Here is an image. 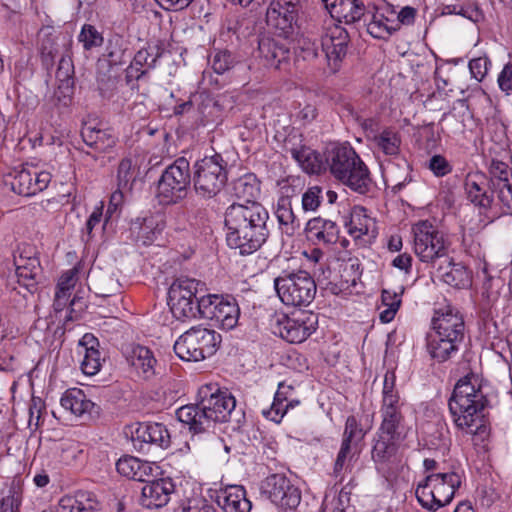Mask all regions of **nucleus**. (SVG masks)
<instances>
[{"label": "nucleus", "mask_w": 512, "mask_h": 512, "mask_svg": "<svg viewBox=\"0 0 512 512\" xmlns=\"http://www.w3.org/2000/svg\"><path fill=\"white\" fill-rule=\"evenodd\" d=\"M60 403L64 409L85 420H96L101 414V407L91 401L79 388L68 389L62 395Z\"/></svg>", "instance_id": "23"}, {"label": "nucleus", "mask_w": 512, "mask_h": 512, "mask_svg": "<svg viewBox=\"0 0 512 512\" xmlns=\"http://www.w3.org/2000/svg\"><path fill=\"white\" fill-rule=\"evenodd\" d=\"M366 434L367 431L363 429L361 423L354 415L346 419L343 438L353 441L354 444H358L364 439Z\"/></svg>", "instance_id": "58"}, {"label": "nucleus", "mask_w": 512, "mask_h": 512, "mask_svg": "<svg viewBox=\"0 0 512 512\" xmlns=\"http://www.w3.org/2000/svg\"><path fill=\"white\" fill-rule=\"evenodd\" d=\"M415 495L423 508L430 511H436L439 508L436 504L434 489L431 488L430 484H428L427 477L423 483L418 484Z\"/></svg>", "instance_id": "56"}, {"label": "nucleus", "mask_w": 512, "mask_h": 512, "mask_svg": "<svg viewBox=\"0 0 512 512\" xmlns=\"http://www.w3.org/2000/svg\"><path fill=\"white\" fill-rule=\"evenodd\" d=\"M433 333L439 341L454 342L461 345L465 337V322L459 310L451 305L435 310L432 318Z\"/></svg>", "instance_id": "15"}, {"label": "nucleus", "mask_w": 512, "mask_h": 512, "mask_svg": "<svg viewBox=\"0 0 512 512\" xmlns=\"http://www.w3.org/2000/svg\"><path fill=\"white\" fill-rule=\"evenodd\" d=\"M11 189L14 193L29 197L45 190L51 182L52 176L48 171L39 170L29 164L15 169L11 174Z\"/></svg>", "instance_id": "18"}, {"label": "nucleus", "mask_w": 512, "mask_h": 512, "mask_svg": "<svg viewBox=\"0 0 512 512\" xmlns=\"http://www.w3.org/2000/svg\"><path fill=\"white\" fill-rule=\"evenodd\" d=\"M381 299L383 305L387 308L380 312L379 318L381 322L389 323L394 319L401 305V298L396 292L384 289L381 294Z\"/></svg>", "instance_id": "52"}, {"label": "nucleus", "mask_w": 512, "mask_h": 512, "mask_svg": "<svg viewBox=\"0 0 512 512\" xmlns=\"http://www.w3.org/2000/svg\"><path fill=\"white\" fill-rule=\"evenodd\" d=\"M489 179L488 184H498L502 182H507L512 179V170L509 168L508 164L498 160L492 159L489 165Z\"/></svg>", "instance_id": "55"}, {"label": "nucleus", "mask_w": 512, "mask_h": 512, "mask_svg": "<svg viewBox=\"0 0 512 512\" xmlns=\"http://www.w3.org/2000/svg\"><path fill=\"white\" fill-rule=\"evenodd\" d=\"M41 61L46 69H50L54 65L55 58L58 54V49L52 40H44L40 48Z\"/></svg>", "instance_id": "63"}, {"label": "nucleus", "mask_w": 512, "mask_h": 512, "mask_svg": "<svg viewBox=\"0 0 512 512\" xmlns=\"http://www.w3.org/2000/svg\"><path fill=\"white\" fill-rule=\"evenodd\" d=\"M491 61L487 56L471 59L469 61V70L473 78L481 82L487 75Z\"/></svg>", "instance_id": "61"}, {"label": "nucleus", "mask_w": 512, "mask_h": 512, "mask_svg": "<svg viewBox=\"0 0 512 512\" xmlns=\"http://www.w3.org/2000/svg\"><path fill=\"white\" fill-rule=\"evenodd\" d=\"M274 288L282 303L293 307L309 306L317 292L314 278L305 270H283L274 279Z\"/></svg>", "instance_id": "5"}, {"label": "nucleus", "mask_w": 512, "mask_h": 512, "mask_svg": "<svg viewBox=\"0 0 512 512\" xmlns=\"http://www.w3.org/2000/svg\"><path fill=\"white\" fill-rule=\"evenodd\" d=\"M228 180L227 162L220 154L196 161L192 168L195 192L203 198H213L221 192Z\"/></svg>", "instance_id": "7"}, {"label": "nucleus", "mask_w": 512, "mask_h": 512, "mask_svg": "<svg viewBox=\"0 0 512 512\" xmlns=\"http://www.w3.org/2000/svg\"><path fill=\"white\" fill-rule=\"evenodd\" d=\"M378 149L387 156H397L400 153L401 136L393 128H385L374 136Z\"/></svg>", "instance_id": "42"}, {"label": "nucleus", "mask_w": 512, "mask_h": 512, "mask_svg": "<svg viewBox=\"0 0 512 512\" xmlns=\"http://www.w3.org/2000/svg\"><path fill=\"white\" fill-rule=\"evenodd\" d=\"M261 494L282 509H295L301 501V491L284 474L269 475L261 485Z\"/></svg>", "instance_id": "16"}, {"label": "nucleus", "mask_w": 512, "mask_h": 512, "mask_svg": "<svg viewBox=\"0 0 512 512\" xmlns=\"http://www.w3.org/2000/svg\"><path fill=\"white\" fill-rule=\"evenodd\" d=\"M427 168L433 173L435 177L442 178L450 174L453 170L452 164L440 154H435L428 160Z\"/></svg>", "instance_id": "59"}, {"label": "nucleus", "mask_w": 512, "mask_h": 512, "mask_svg": "<svg viewBox=\"0 0 512 512\" xmlns=\"http://www.w3.org/2000/svg\"><path fill=\"white\" fill-rule=\"evenodd\" d=\"M395 379L393 372H387L384 376L380 408L382 421L378 431L389 435L390 439H401L405 434L404 402L395 389Z\"/></svg>", "instance_id": "9"}, {"label": "nucleus", "mask_w": 512, "mask_h": 512, "mask_svg": "<svg viewBox=\"0 0 512 512\" xmlns=\"http://www.w3.org/2000/svg\"><path fill=\"white\" fill-rule=\"evenodd\" d=\"M142 487V504L147 508H160L165 506L170 495L175 490V485L171 478H152L145 482Z\"/></svg>", "instance_id": "27"}, {"label": "nucleus", "mask_w": 512, "mask_h": 512, "mask_svg": "<svg viewBox=\"0 0 512 512\" xmlns=\"http://www.w3.org/2000/svg\"><path fill=\"white\" fill-rule=\"evenodd\" d=\"M214 500L223 512H250L252 503L242 485H225L215 491Z\"/></svg>", "instance_id": "25"}, {"label": "nucleus", "mask_w": 512, "mask_h": 512, "mask_svg": "<svg viewBox=\"0 0 512 512\" xmlns=\"http://www.w3.org/2000/svg\"><path fill=\"white\" fill-rule=\"evenodd\" d=\"M354 458L350 456H345L342 453L337 454L334 467H333V476L342 482L344 479V474L348 471H351L352 461Z\"/></svg>", "instance_id": "64"}, {"label": "nucleus", "mask_w": 512, "mask_h": 512, "mask_svg": "<svg viewBox=\"0 0 512 512\" xmlns=\"http://www.w3.org/2000/svg\"><path fill=\"white\" fill-rule=\"evenodd\" d=\"M395 10L387 4L367 10L363 21L367 32L376 39L388 40L397 32V21L394 20Z\"/></svg>", "instance_id": "21"}, {"label": "nucleus", "mask_w": 512, "mask_h": 512, "mask_svg": "<svg viewBox=\"0 0 512 512\" xmlns=\"http://www.w3.org/2000/svg\"><path fill=\"white\" fill-rule=\"evenodd\" d=\"M269 213L261 203L231 204L225 212L226 241L240 254L250 255L267 241Z\"/></svg>", "instance_id": "1"}, {"label": "nucleus", "mask_w": 512, "mask_h": 512, "mask_svg": "<svg viewBox=\"0 0 512 512\" xmlns=\"http://www.w3.org/2000/svg\"><path fill=\"white\" fill-rule=\"evenodd\" d=\"M130 231L135 240L142 242L143 245L151 244L156 234L159 233L155 220L152 217L137 218L131 223Z\"/></svg>", "instance_id": "41"}, {"label": "nucleus", "mask_w": 512, "mask_h": 512, "mask_svg": "<svg viewBox=\"0 0 512 512\" xmlns=\"http://www.w3.org/2000/svg\"><path fill=\"white\" fill-rule=\"evenodd\" d=\"M372 225H374V222L366 215V209L363 207H356L351 214L349 233L355 237L368 235Z\"/></svg>", "instance_id": "50"}, {"label": "nucleus", "mask_w": 512, "mask_h": 512, "mask_svg": "<svg viewBox=\"0 0 512 512\" xmlns=\"http://www.w3.org/2000/svg\"><path fill=\"white\" fill-rule=\"evenodd\" d=\"M91 283L94 287L95 294L100 297H110L120 292V283L112 274L93 273L90 275Z\"/></svg>", "instance_id": "47"}, {"label": "nucleus", "mask_w": 512, "mask_h": 512, "mask_svg": "<svg viewBox=\"0 0 512 512\" xmlns=\"http://www.w3.org/2000/svg\"><path fill=\"white\" fill-rule=\"evenodd\" d=\"M275 216L281 231L289 236L300 228V220L294 214L290 197L281 196L276 203Z\"/></svg>", "instance_id": "39"}, {"label": "nucleus", "mask_w": 512, "mask_h": 512, "mask_svg": "<svg viewBox=\"0 0 512 512\" xmlns=\"http://www.w3.org/2000/svg\"><path fill=\"white\" fill-rule=\"evenodd\" d=\"M163 53L164 47L160 42L147 43L145 47L139 49L124 70L127 85L139 81L155 69Z\"/></svg>", "instance_id": "19"}, {"label": "nucleus", "mask_w": 512, "mask_h": 512, "mask_svg": "<svg viewBox=\"0 0 512 512\" xmlns=\"http://www.w3.org/2000/svg\"><path fill=\"white\" fill-rule=\"evenodd\" d=\"M221 341V335L215 330L198 325L184 332L173 348L180 359L198 362L214 355Z\"/></svg>", "instance_id": "6"}, {"label": "nucleus", "mask_w": 512, "mask_h": 512, "mask_svg": "<svg viewBox=\"0 0 512 512\" xmlns=\"http://www.w3.org/2000/svg\"><path fill=\"white\" fill-rule=\"evenodd\" d=\"M116 469L119 474L129 479L139 482H146L152 478H156L161 469L154 462L144 461L133 456H124L116 463Z\"/></svg>", "instance_id": "26"}, {"label": "nucleus", "mask_w": 512, "mask_h": 512, "mask_svg": "<svg viewBox=\"0 0 512 512\" xmlns=\"http://www.w3.org/2000/svg\"><path fill=\"white\" fill-rule=\"evenodd\" d=\"M242 61L243 58L239 53L228 49L215 50L211 58L212 69L220 75L242 64Z\"/></svg>", "instance_id": "43"}, {"label": "nucleus", "mask_w": 512, "mask_h": 512, "mask_svg": "<svg viewBox=\"0 0 512 512\" xmlns=\"http://www.w3.org/2000/svg\"><path fill=\"white\" fill-rule=\"evenodd\" d=\"M400 439H390L389 435L377 432V439L372 448V458L375 462L388 461L397 450L396 443Z\"/></svg>", "instance_id": "48"}, {"label": "nucleus", "mask_w": 512, "mask_h": 512, "mask_svg": "<svg viewBox=\"0 0 512 512\" xmlns=\"http://www.w3.org/2000/svg\"><path fill=\"white\" fill-rule=\"evenodd\" d=\"M131 57L127 43L119 35L107 42L105 53L97 62V83L101 91L113 88L119 77V68Z\"/></svg>", "instance_id": "10"}, {"label": "nucleus", "mask_w": 512, "mask_h": 512, "mask_svg": "<svg viewBox=\"0 0 512 512\" xmlns=\"http://www.w3.org/2000/svg\"><path fill=\"white\" fill-rule=\"evenodd\" d=\"M258 51L266 66L278 70L289 67L292 53L287 42L264 36L259 39Z\"/></svg>", "instance_id": "22"}, {"label": "nucleus", "mask_w": 512, "mask_h": 512, "mask_svg": "<svg viewBox=\"0 0 512 512\" xmlns=\"http://www.w3.org/2000/svg\"><path fill=\"white\" fill-rule=\"evenodd\" d=\"M192 175L189 161L177 158L165 168L157 183L156 197L160 204L171 205L182 201L188 193Z\"/></svg>", "instance_id": "8"}, {"label": "nucleus", "mask_w": 512, "mask_h": 512, "mask_svg": "<svg viewBox=\"0 0 512 512\" xmlns=\"http://www.w3.org/2000/svg\"><path fill=\"white\" fill-rule=\"evenodd\" d=\"M431 266L436 270L437 277L451 287L463 289L471 284V273L467 267L462 263H455L448 254Z\"/></svg>", "instance_id": "24"}, {"label": "nucleus", "mask_w": 512, "mask_h": 512, "mask_svg": "<svg viewBox=\"0 0 512 512\" xmlns=\"http://www.w3.org/2000/svg\"><path fill=\"white\" fill-rule=\"evenodd\" d=\"M198 402L176 410L177 419L197 434L208 431L216 422L231 421L236 406L234 396L216 385H204L198 391Z\"/></svg>", "instance_id": "2"}, {"label": "nucleus", "mask_w": 512, "mask_h": 512, "mask_svg": "<svg viewBox=\"0 0 512 512\" xmlns=\"http://www.w3.org/2000/svg\"><path fill=\"white\" fill-rule=\"evenodd\" d=\"M79 346L82 347L84 351L81 370L88 376L96 375L105 360L103 352L99 349V340L92 333H85L79 340Z\"/></svg>", "instance_id": "31"}, {"label": "nucleus", "mask_w": 512, "mask_h": 512, "mask_svg": "<svg viewBox=\"0 0 512 512\" xmlns=\"http://www.w3.org/2000/svg\"><path fill=\"white\" fill-rule=\"evenodd\" d=\"M74 65L70 56H62L59 60L58 68L56 70V79L58 81V88L55 96L58 100L63 98V104L68 105L71 101V96L74 92Z\"/></svg>", "instance_id": "35"}, {"label": "nucleus", "mask_w": 512, "mask_h": 512, "mask_svg": "<svg viewBox=\"0 0 512 512\" xmlns=\"http://www.w3.org/2000/svg\"><path fill=\"white\" fill-rule=\"evenodd\" d=\"M325 155L326 171L359 194L369 192L372 185L369 170L350 144L330 143Z\"/></svg>", "instance_id": "4"}, {"label": "nucleus", "mask_w": 512, "mask_h": 512, "mask_svg": "<svg viewBox=\"0 0 512 512\" xmlns=\"http://www.w3.org/2000/svg\"><path fill=\"white\" fill-rule=\"evenodd\" d=\"M325 7L333 18L345 24L362 20L367 11L362 0H332Z\"/></svg>", "instance_id": "32"}, {"label": "nucleus", "mask_w": 512, "mask_h": 512, "mask_svg": "<svg viewBox=\"0 0 512 512\" xmlns=\"http://www.w3.org/2000/svg\"><path fill=\"white\" fill-rule=\"evenodd\" d=\"M98 510V501L87 492H78L75 495H65L59 500L56 507V512H97Z\"/></svg>", "instance_id": "37"}, {"label": "nucleus", "mask_w": 512, "mask_h": 512, "mask_svg": "<svg viewBox=\"0 0 512 512\" xmlns=\"http://www.w3.org/2000/svg\"><path fill=\"white\" fill-rule=\"evenodd\" d=\"M79 42L83 44L85 50L99 47L103 44V36L97 29L89 24H85L78 36Z\"/></svg>", "instance_id": "57"}, {"label": "nucleus", "mask_w": 512, "mask_h": 512, "mask_svg": "<svg viewBox=\"0 0 512 512\" xmlns=\"http://www.w3.org/2000/svg\"><path fill=\"white\" fill-rule=\"evenodd\" d=\"M126 360L135 371L145 379L155 374L156 359L153 352L141 345L131 347L126 355Z\"/></svg>", "instance_id": "36"}, {"label": "nucleus", "mask_w": 512, "mask_h": 512, "mask_svg": "<svg viewBox=\"0 0 512 512\" xmlns=\"http://www.w3.org/2000/svg\"><path fill=\"white\" fill-rule=\"evenodd\" d=\"M136 178L135 165L131 158H123L117 171V180L119 190H130L132 183Z\"/></svg>", "instance_id": "53"}, {"label": "nucleus", "mask_w": 512, "mask_h": 512, "mask_svg": "<svg viewBox=\"0 0 512 512\" xmlns=\"http://www.w3.org/2000/svg\"><path fill=\"white\" fill-rule=\"evenodd\" d=\"M428 484L434 489L437 506L449 504L456 490L461 486V476L456 472L434 473L427 476Z\"/></svg>", "instance_id": "28"}, {"label": "nucleus", "mask_w": 512, "mask_h": 512, "mask_svg": "<svg viewBox=\"0 0 512 512\" xmlns=\"http://www.w3.org/2000/svg\"><path fill=\"white\" fill-rule=\"evenodd\" d=\"M301 0H272L266 10V23L279 37L289 39L298 30Z\"/></svg>", "instance_id": "13"}, {"label": "nucleus", "mask_w": 512, "mask_h": 512, "mask_svg": "<svg viewBox=\"0 0 512 512\" xmlns=\"http://www.w3.org/2000/svg\"><path fill=\"white\" fill-rule=\"evenodd\" d=\"M205 290V284L196 279H176L168 291V304L173 316L182 321L195 319L197 294Z\"/></svg>", "instance_id": "12"}, {"label": "nucleus", "mask_w": 512, "mask_h": 512, "mask_svg": "<svg viewBox=\"0 0 512 512\" xmlns=\"http://www.w3.org/2000/svg\"><path fill=\"white\" fill-rule=\"evenodd\" d=\"M476 381L473 374L459 379L448 407L453 423L459 430L483 440L490 432L483 415L488 400L480 387H476Z\"/></svg>", "instance_id": "3"}, {"label": "nucleus", "mask_w": 512, "mask_h": 512, "mask_svg": "<svg viewBox=\"0 0 512 512\" xmlns=\"http://www.w3.org/2000/svg\"><path fill=\"white\" fill-rule=\"evenodd\" d=\"M322 188L312 186L302 195V208L304 211H315L321 204Z\"/></svg>", "instance_id": "60"}, {"label": "nucleus", "mask_w": 512, "mask_h": 512, "mask_svg": "<svg viewBox=\"0 0 512 512\" xmlns=\"http://www.w3.org/2000/svg\"><path fill=\"white\" fill-rule=\"evenodd\" d=\"M291 391V386L280 383L270 409L263 411L264 416L274 421L275 423H280L283 416L285 415L284 404L288 401V393Z\"/></svg>", "instance_id": "49"}, {"label": "nucleus", "mask_w": 512, "mask_h": 512, "mask_svg": "<svg viewBox=\"0 0 512 512\" xmlns=\"http://www.w3.org/2000/svg\"><path fill=\"white\" fill-rule=\"evenodd\" d=\"M460 345L447 341H439L431 335L427 336V350L430 356L439 363L450 359L459 350Z\"/></svg>", "instance_id": "44"}, {"label": "nucleus", "mask_w": 512, "mask_h": 512, "mask_svg": "<svg viewBox=\"0 0 512 512\" xmlns=\"http://www.w3.org/2000/svg\"><path fill=\"white\" fill-rule=\"evenodd\" d=\"M307 239L314 245L335 244L339 239V227L331 220L321 217L310 219L305 227Z\"/></svg>", "instance_id": "29"}, {"label": "nucleus", "mask_w": 512, "mask_h": 512, "mask_svg": "<svg viewBox=\"0 0 512 512\" xmlns=\"http://www.w3.org/2000/svg\"><path fill=\"white\" fill-rule=\"evenodd\" d=\"M412 231L414 251L422 262L433 265L448 254L445 235L428 220L416 223Z\"/></svg>", "instance_id": "11"}, {"label": "nucleus", "mask_w": 512, "mask_h": 512, "mask_svg": "<svg viewBox=\"0 0 512 512\" xmlns=\"http://www.w3.org/2000/svg\"><path fill=\"white\" fill-rule=\"evenodd\" d=\"M284 147L292 158L308 174L320 175L326 172V155L306 146L301 134H290L284 142Z\"/></svg>", "instance_id": "17"}, {"label": "nucleus", "mask_w": 512, "mask_h": 512, "mask_svg": "<svg viewBox=\"0 0 512 512\" xmlns=\"http://www.w3.org/2000/svg\"><path fill=\"white\" fill-rule=\"evenodd\" d=\"M133 441L143 444H154L166 449L170 446V434L165 425L161 423H140L132 436ZM142 449L143 447L140 446Z\"/></svg>", "instance_id": "33"}, {"label": "nucleus", "mask_w": 512, "mask_h": 512, "mask_svg": "<svg viewBox=\"0 0 512 512\" xmlns=\"http://www.w3.org/2000/svg\"><path fill=\"white\" fill-rule=\"evenodd\" d=\"M349 42L348 31L340 25L331 27L323 37L322 50L332 72L335 73L340 69L341 63L347 54Z\"/></svg>", "instance_id": "20"}, {"label": "nucleus", "mask_w": 512, "mask_h": 512, "mask_svg": "<svg viewBox=\"0 0 512 512\" xmlns=\"http://www.w3.org/2000/svg\"><path fill=\"white\" fill-rule=\"evenodd\" d=\"M23 500V484L14 478L8 488L7 495L0 500V512H20Z\"/></svg>", "instance_id": "46"}, {"label": "nucleus", "mask_w": 512, "mask_h": 512, "mask_svg": "<svg viewBox=\"0 0 512 512\" xmlns=\"http://www.w3.org/2000/svg\"><path fill=\"white\" fill-rule=\"evenodd\" d=\"M181 512H217L215 507L201 497L191 498L181 506Z\"/></svg>", "instance_id": "62"}, {"label": "nucleus", "mask_w": 512, "mask_h": 512, "mask_svg": "<svg viewBox=\"0 0 512 512\" xmlns=\"http://www.w3.org/2000/svg\"><path fill=\"white\" fill-rule=\"evenodd\" d=\"M491 194H496L498 201L502 205L503 213L512 214V179L507 182L489 185Z\"/></svg>", "instance_id": "54"}, {"label": "nucleus", "mask_w": 512, "mask_h": 512, "mask_svg": "<svg viewBox=\"0 0 512 512\" xmlns=\"http://www.w3.org/2000/svg\"><path fill=\"white\" fill-rule=\"evenodd\" d=\"M233 194L242 199L246 204L258 203L256 199L260 195V181L253 173H247L233 182Z\"/></svg>", "instance_id": "40"}, {"label": "nucleus", "mask_w": 512, "mask_h": 512, "mask_svg": "<svg viewBox=\"0 0 512 512\" xmlns=\"http://www.w3.org/2000/svg\"><path fill=\"white\" fill-rule=\"evenodd\" d=\"M81 137L87 146L99 153L111 151L118 140L110 129H99L87 125L82 128Z\"/></svg>", "instance_id": "34"}, {"label": "nucleus", "mask_w": 512, "mask_h": 512, "mask_svg": "<svg viewBox=\"0 0 512 512\" xmlns=\"http://www.w3.org/2000/svg\"><path fill=\"white\" fill-rule=\"evenodd\" d=\"M217 304L218 306L214 310L211 320L219 324L222 329H233L237 325L240 315V309L236 300L232 297L222 296Z\"/></svg>", "instance_id": "38"}, {"label": "nucleus", "mask_w": 512, "mask_h": 512, "mask_svg": "<svg viewBox=\"0 0 512 512\" xmlns=\"http://www.w3.org/2000/svg\"><path fill=\"white\" fill-rule=\"evenodd\" d=\"M318 326L317 314L300 310L290 315H282L276 319L273 333L279 335L289 343L304 342Z\"/></svg>", "instance_id": "14"}, {"label": "nucleus", "mask_w": 512, "mask_h": 512, "mask_svg": "<svg viewBox=\"0 0 512 512\" xmlns=\"http://www.w3.org/2000/svg\"><path fill=\"white\" fill-rule=\"evenodd\" d=\"M221 298L222 296L216 294H197L195 319L204 318L211 320L214 310H216L218 306L217 302H219Z\"/></svg>", "instance_id": "51"}, {"label": "nucleus", "mask_w": 512, "mask_h": 512, "mask_svg": "<svg viewBox=\"0 0 512 512\" xmlns=\"http://www.w3.org/2000/svg\"><path fill=\"white\" fill-rule=\"evenodd\" d=\"M464 186L467 198L471 203L485 210L492 207L494 198L488 192L489 184L484 174H468Z\"/></svg>", "instance_id": "30"}, {"label": "nucleus", "mask_w": 512, "mask_h": 512, "mask_svg": "<svg viewBox=\"0 0 512 512\" xmlns=\"http://www.w3.org/2000/svg\"><path fill=\"white\" fill-rule=\"evenodd\" d=\"M22 261V258L20 261H16V276L18 283L26 287L28 290H31L35 288L37 283L36 277L40 271L39 262L35 258H29L25 263H20Z\"/></svg>", "instance_id": "45"}]
</instances>
